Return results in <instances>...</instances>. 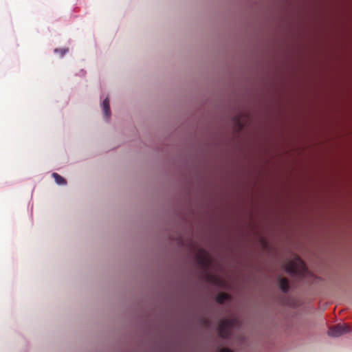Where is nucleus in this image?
I'll return each mask as SVG.
<instances>
[{"instance_id":"nucleus-1","label":"nucleus","mask_w":352,"mask_h":352,"mask_svg":"<svg viewBox=\"0 0 352 352\" xmlns=\"http://www.w3.org/2000/svg\"><path fill=\"white\" fill-rule=\"evenodd\" d=\"M284 268L287 272L299 277H304L308 273L304 262L296 255L284 265Z\"/></svg>"},{"instance_id":"nucleus-2","label":"nucleus","mask_w":352,"mask_h":352,"mask_svg":"<svg viewBox=\"0 0 352 352\" xmlns=\"http://www.w3.org/2000/svg\"><path fill=\"white\" fill-rule=\"evenodd\" d=\"M236 318L221 320L218 326V333L223 338H228L231 334L232 327L238 324Z\"/></svg>"},{"instance_id":"nucleus-3","label":"nucleus","mask_w":352,"mask_h":352,"mask_svg":"<svg viewBox=\"0 0 352 352\" xmlns=\"http://www.w3.org/2000/svg\"><path fill=\"white\" fill-rule=\"evenodd\" d=\"M351 331L349 325L345 323L338 324L331 327L329 329L328 334L330 336L338 337Z\"/></svg>"},{"instance_id":"nucleus-4","label":"nucleus","mask_w":352,"mask_h":352,"mask_svg":"<svg viewBox=\"0 0 352 352\" xmlns=\"http://www.w3.org/2000/svg\"><path fill=\"white\" fill-rule=\"evenodd\" d=\"M197 258L199 265L205 270L208 269L212 265V257L210 254L204 250H199L197 254Z\"/></svg>"},{"instance_id":"nucleus-5","label":"nucleus","mask_w":352,"mask_h":352,"mask_svg":"<svg viewBox=\"0 0 352 352\" xmlns=\"http://www.w3.org/2000/svg\"><path fill=\"white\" fill-rule=\"evenodd\" d=\"M102 109L104 112V116L107 120L109 119L111 117V111L109 107V98H105L102 102Z\"/></svg>"},{"instance_id":"nucleus-6","label":"nucleus","mask_w":352,"mask_h":352,"mask_svg":"<svg viewBox=\"0 0 352 352\" xmlns=\"http://www.w3.org/2000/svg\"><path fill=\"white\" fill-rule=\"evenodd\" d=\"M278 283L280 289L287 292L289 290V280L286 278L280 277L278 278Z\"/></svg>"},{"instance_id":"nucleus-7","label":"nucleus","mask_w":352,"mask_h":352,"mask_svg":"<svg viewBox=\"0 0 352 352\" xmlns=\"http://www.w3.org/2000/svg\"><path fill=\"white\" fill-rule=\"evenodd\" d=\"M52 177L55 179V182L58 185H65L67 184L66 180L60 175L56 173L52 174Z\"/></svg>"},{"instance_id":"nucleus-8","label":"nucleus","mask_w":352,"mask_h":352,"mask_svg":"<svg viewBox=\"0 0 352 352\" xmlns=\"http://www.w3.org/2000/svg\"><path fill=\"white\" fill-rule=\"evenodd\" d=\"M230 298V296L228 294L226 293H220L217 295L216 298V300L219 303H223L225 301L228 300Z\"/></svg>"},{"instance_id":"nucleus-9","label":"nucleus","mask_w":352,"mask_h":352,"mask_svg":"<svg viewBox=\"0 0 352 352\" xmlns=\"http://www.w3.org/2000/svg\"><path fill=\"white\" fill-rule=\"evenodd\" d=\"M68 52V49L67 48H60V49H55L54 52L58 53L60 57H63L67 52Z\"/></svg>"},{"instance_id":"nucleus-10","label":"nucleus","mask_w":352,"mask_h":352,"mask_svg":"<svg viewBox=\"0 0 352 352\" xmlns=\"http://www.w3.org/2000/svg\"><path fill=\"white\" fill-rule=\"evenodd\" d=\"M220 352H232L230 349L223 348L220 350Z\"/></svg>"}]
</instances>
